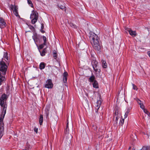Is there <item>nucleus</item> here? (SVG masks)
<instances>
[{"mask_svg":"<svg viewBox=\"0 0 150 150\" xmlns=\"http://www.w3.org/2000/svg\"><path fill=\"white\" fill-rule=\"evenodd\" d=\"M8 96L5 93L3 94L0 99V105L3 108V111L2 112V115L0 116V139L3 135L4 130V124L3 120L6 112L7 107V104L6 100Z\"/></svg>","mask_w":150,"mask_h":150,"instance_id":"nucleus-1","label":"nucleus"},{"mask_svg":"<svg viewBox=\"0 0 150 150\" xmlns=\"http://www.w3.org/2000/svg\"><path fill=\"white\" fill-rule=\"evenodd\" d=\"M91 42L93 48L97 51H99L100 50L101 45L99 42V38L98 36L94 34H91L90 37Z\"/></svg>","mask_w":150,"mask_h":150,"instance_id":"nucleus-2","label":"nucleus"},{"mask_svg":"<svg viewBox=\"0 0 150 150\" xmlns=\"http://www.w3.org/2000/svg\"><path fill=\"white\" fill-rule=\"evenodd\" d=\"M9 65V63L0 61V71L2 72V75H5Z\"/></svg>","mask_w":150,"mask_h":150,"instance_id":"nucleus-3","label":"nucleus"},{"mask_svg":"<svg viewBox=\"0 0 150 150\" xmlns=\"http://www.w3.org/2000/svg\"><path fill=\"white\" fill-rule=\"evenodd\" d=\"M1 61L4 62H6L9 63L10 61V58L9 57V56L8 53L7 52H4L3 57L2 58Z\"/></svg>","mask_w":150,"mask_h":150,"instance_id":"nucleus-4","label":"nucleus"},{"mask_svg":"<svg viewBox=\"0 0 150 150\" xmlns=\"http://www.w3.org/2000/svg\"><path fill=\"white\" fill-rule=\"evenodd\" d=\"M53 84L52 83V80L49 79L47 80L46 82L45 87L48 88H51L53 87Z\"/></svg>","mask_w":150,"mask_h":150,"instance_id":"nucleus-5","label":"nucleus"},{"mask_svg":"<svg viewBox=\"0 0 150 150\" xmlns=\"http://www.w3.org/2000/svg\"><path fill=\"white\" fill-rule=\"evenodd\" d=\"M39 35H38L36 33H35L33 34V35L32 36V38L37 47H38V38Z\"/></svg>","mask_w":150,"mask_h":150,"instance_id":"nucleus-6","label":"nucleus"},{"mask_svg":"<svg viewBox=\"0 0 150 150\" xmlns=\"http://www.w3.org/2000/svg\"><path fill=\"white\" fill-rule=\"evenodd\" d=\"M38 13L36 11H35L33 10L32 11V13L30 15V18H38Z\"/></svg>","mask_w":150,"mask_h":150,"instance_id":"nucleus-7","label":"nucleus"},{"mask_svg":"<svg viewBox=\"0 0 150 150\" xmlns=\"http://www.w3.org/2000/svg\"><path fill=\"white\" fill-rule=\"evenodd\" d=\"M6 25V23L4 19L0 18V27L1 28H5Z\"/></svg>","mask_w":150,"mask_h":150,"instance_id":"nucleus-8","label":"nucleus"},{"mask_svg":"<svg viewBox=\"0 0 150 150\" xmlns=\"http://www.w3.org/2000/svg\"><path fill=\"white\" fill-rule=\"evenodd\" d=\"M97 62L96 61H93L92 62L93 69L96 72H97L98 70V69L97 68Z\"/></svg>","mask_w":150,"mask_h":150,"instance_id":"nucleus-9","label":"nucleus"},{"mask_svg":"<svg viewBox=\"0 0 150 150\" xmlns=\"http://www.w3.org/2000/svg\"><path fill=\"white\" fill-rule=\"evenodd\" d=\"M68 73L67 72H65L63 75V80L64 83H66L67 80Z\"/></svg>","mask_w":150,"mask_h":150,"instance_id":"nucleus-10","label":"nucleus"},{"mask_svg":"<svg viewBox=\"0 0 150 150\" xmlns=\"http://www.w3.org/2000/svg\"><path fill=\"white\" fill-rule=\"evenodd\" d=\"M128 31H129V33L130 35L132 36L133 37H135L136 36V33L135 31H133L131 30H128Z\"/></svg>","mask_w":150,"mask_h":150,"instance_id":"nucleus-11","label":"nucleus"},{"mask_svg":"<svg viewBox=\"0 0 150 150\" xmlns=\"http://www.w3.org/2000/svg\"><path fill=\"white\" fill-rule=\"evenodd\" d=\"M46 48H45L43 49L42 51L41 52L39 50V52H40V55L42 56H44L45 55V54L47 53V51L46 50Z\"/></svg>","mask_w":150,"mask_h":150,"instance_id":"nucleus-12","label":"nucleus"},{"mask_svg":"<svg viewBox=\"0 0 150 150\" xmlns=\"http://www.w3.org/2000/svg\"><path fill=\"white\" fill-rule=\"evenodd\" d=\"M95 77L93 74L89 78L88 81L90 82H93L95 81Z\"/></svg>","mask_w":150,"mask_h":150,"instance_id":"nucleus-13","label":"nucleus"},{"mask_svg":"<svg viewBox=\"0 0 150 150\" xmlns=\"http://www.w3.org/2000/svg\"><path fill=\"white\" fill-rule=\"evenodd\" d=\"M43 121V117L42 115H40L39 118V123L40 125H42Z\"/></svg>","mask_w":150,"mask_h":150,"instance_id":"nucleus-14","label":"nucleus"},{"mask_svg":"<svg viewBox=\"0 0 150 150\" xmlns=\"http://www.w3.org/2000/svg\"><path fill=\"white\" fill-rule=\"evenodd\" d=\"M45 67V64L43 62H41L40 63V66L39 68L40 69L42 70L44 69Z\"/></svg>","mask_w":150,"mask_h":150,"instance_id":"nucleus-15","label":"nucleus"},{"mask_svg":"<svg viewBox=\"0 0 150 150\" xmlns=\"http://www.w3.org/2000/svg\"><path fill=\"white\" fill-rule=\"evenodd\" d=\"M93 85L94 88H98V83L96 81H94Z\"/></svg>","mask_w":150,"mask_h":150,"instance_id":"nucleus-16","label":"nucleus"},{"mask_svg":"<svg viewBox=\"0 0 150 150\" xmlns=\"http://www.w3.org/2000/svg\"><path fill=\"white\" fill-rule=\"evenodd\" d=\"M11 9L13 10V12L18 10V8H17V7L15 5L14 6L13 5H11Z\"/></svg>","mask_w":150,"mask_h":150,"instance_id":"nucleus-17","label":"nucleus"},{"mask_svg":"<svg viewBox=\"0 0 150 150\" xmlns=\"http://www.w3.org/2000/svg\"><path fill=\"white\" fill-rule=\"evenodd\" d=\"M68 120L67 121V123L66 127V128L65 130V132L66 133V134L68 133V132L69 131V128L68 127Z\"/></svg>","mask_w":150,"mask_h":150,"instance_id":"nucleus-18","label":"nucleus"},{"mask_svg":"<svg viewBox=\"0 0 150 150\" xmlns=\"http://www.w3.org/2000/svg\"><path fill=\"white\" fill-rule=\"evenodd\" d=\"M130 109L129 108H128L127 111L125 112V118H127L128 116V114L130 112Z\"/></svg>","mask_w":150,"mask_h":150,"instance_id":"nucleus-19","label":"nucleus"},{"mask_svg":"<svg viewBox=\"0 0 150 150\" xmlns=\"http://www.w3.org/2000/svg\"><path fill=\"white\" fill-rule=\"evenodd\" d=\"M58 7L61 9L64 10V11H66V7L65 6L60 5L59 4L58 5Z\"/></svg>","mask_w":150,"mask_h":150,"instance_id":"nucleus-20","label":"nucleus"},{"mask_svg":"<svg viewBox=\"0 0 150 150\" xmlns=\"http://www.w3.org/2000/svg\"><path fill=\"white\" fill-rule=\"evenodd\" d=\"M5 80L6 78L5 76H2L0 77V86L1 85V83Z\"/></svg>","mask_w":150,"mask_h":150,"instance_id":"nucleus-21","label":"nucleus"},{"mask_svg":"<svg viewBox=\"0 0 150 150\" xmlns=\"http://www.w3.org/2000/svg\"><path fill=\"white\" fill-rule=\"evenodd\" d=\"M103 67L104 68H107V63L105 61H103L102 62Z\"/></svg>","mask_w":150,"mask_h":150,"instance_id":"nucleus-22","label":"nucleus"},{"mask_svg":"<svg viewBox=\"0 0 150 150\" xmlns=\"http://www.w3.org/2000/svg\"><path fill=\"white\" fill-rule=\"evenodd\" d=\"M31 20V22L33 24H34L37 21L38 18H33Z\"/></svg>","mask_w":150,"mask_h":150,"instance_id":"nucleus-23","label":"nucleus"},{"mask_svg":"<svg viewBox=\"0 0 150 150\" xmlns=\"http://www.w3.org/2000/svg\"><path fill=\"white\" fill-rule=\"evenodd\" d=\"M114 114L115 116H118V110L117 109L115 110H114Z\"/></svg>","mask_w":150,"mask_h":150,"instance_id":"nucleus-24","label":"nucleus"},{"mask_svg":"<svg viewBox=\"0 0 150 150\" xmlns=\"http://www.w3.org/2000/svg\"><path fill=\"white\" fill-rule=\"evenodd\" d=\"M115 123L114 125L115 126H116L117 124V121L119 118L118 116H116L115 117Z\"/></svg>","mask_w":150,"mask_h":150,"instance_id":"nucleus-25","label":"nucleus"},{"mask_svg":"<svg viewBox=\"0 0 150 150\" xmlns=\"http://www.w3.org/2000/svg\"><path fill=\"white\" fill-rule=\"evenodd\" d=\"M53 56L54 59L57 58V54L55 50H54L53 52Z\"/></svg>","mask_w":150,"mask_h":150,"instance_id":"nucleus-26","label":"nucleus"},{"mask_svg":"<svg viewBox=\"0 0 150 150\" xmlns=\"http://www.w3.org/2000/svg\"><path fill=\"white\" fill-rule=\"evenodd\" d=\"M46 45V44H44V43L43 44H41V45H40L38 48V49H42L44 47V46L45 45Z\"/></svg>","mask_w":150,"mask_h":150,"instance_id":"nucleus-27","label":"nucleus"},{"mask_svg":"<svg viewBox=\"0 0 150 150\" xmlns=\"http://www.w3.org/2000/svg\"><path fill=\"white\" fill-rule=\"evenodd\" d=\"M31 147L30 145H27L25 149L24 150H30Z\"/></svg>","mask_w":150,"mask_h":150,"instance_id":"nucleus-28","label":"nucleus"},{"mask_svg":"<svg viewBox=\"0 0 150 150\" xmlns=\"http://www.w3.org/2000/svg\"><path fill=\"white\" fill-rule=\"evenodd\" d=\"M28 4L31 6V7H33V5L31 1L30 0H28Z\"/></svg>","mask_w":150,"mask_h":150,"instance_id":"nucleus-29","label":"nucleus"},{"mask_svg":"<svg viewBox=\"0 0 150 150\" xmlns=\"http://www.w3.org/2000/svg\"><path fill=\"white\" fill-rule=\"evenodd\" d=\"M42 37L44 41V44H46V41H47V38H46L44 36H42Z\"/></svg>","mask_w":150,"mask_h":150,"instance_id":"nucleus-30","label":"nucleus"},{"mask_svg":"<svg viewBox=\"0 0 150 150\" xmlns=\"http://www.w3.org/2000/svg\"><path fill=\"white\" fill-rule=\"evenodd\" d=\"M143 110L144 112L145 113L147 114L148 116H149V115H150V114L146 109L144 108L143 109Z\"/></svg>","mask_w":150,"mask_h":150,"instance_id":"nucleus-31","label":"nucleus"},{"mask_svg":"<svg viewBox=\"0 0 150 150\" xmlns=\"http://www.w3.org/2000/svg\"><path fill=\"white\" fill-rule=\"evenodd\" d=\"M42 38V36H41L40 35H39V36L38 38V43H41V39Z\"/></svg>","mask_w":150,"mask_h":150,"instance_id":"nucleus-32","label":"nucleus"},{"mask_svg":"<svg viewBox=\"0 0 150 150\" xmlns=\"http://www.w3.org/2000/svg\"><path fill=\"white\" fill-rule=\"evenodd\" d=\"M69 25L70 26L74 28H75L76 27V25H74V23H69Z\"/></svg>","mask_w":150,"mask_h":150,"instance_id":"nucleus-33","label":"nucleus"},{"mask_svg":"<svg viewBox=\"0 0 150 150\" xmlns=\"http://www.w3.org/2000/svg\"><path fill=\"white\" fill-rule=\"evenodd\" d=\"M101 100H98L97 101V103H96V104H97V105L98 104V105H99V106H100L101 104Z\"/></svg>","mask_w":150,"mask_h":150,"instance_id":"nucleus-34","label":"nucleus"},{"mask_svg":"<svg viewBox=\"0 0 150 150\" xmlns=\"http://www.w3.org/2000/svg\"><path fill=\"white\" fill-rule=\"evenodd\" d=\"M147 146H143L141 150H147Z\"/></svg>","mask_w":150,"mask_h":150,"instance_id":"nucleus-35","label":"nucleus"},{"mask_svg":"<svg viewBox=\"0 0 150 150\" xmlns=\"http://www.w3.org/2000/svg\"><path fill=\"white\" fill-rule=\"evenodd\" d=\"M132 86H133V88L134 90H137V88L136 86H135L134 84H132Z\"/></svg>","mask_w":150,"mask_h":150,"instance_id":"nucleus-36","label":"nucleus"},{"mask_svg":"<svg viewBox=\"0 0 150 150\" xmlns=\"http://www.w3.org/2000/svg\"><path fill=\"white\" fill-rule=\"evenodd\" d=\"M140 107V108L142 109V110L144 108V105L143 103H140L139 104Z\"/></svg>","mask_w":150,"mask_h":150,"instance_id":"nucleus-37","label":"nucleus"},{"mask_svg":"<svg viewBox=\"0 0 150 150\" xmlns=\"http://www.w3.org/2000/svg\"><path fill=\"white\" fill-rule=\"evenodd\" d=\"M100 106L99 105H98V104H97L96 105L95 108L97 110V111H96V112H97V111L99 109V108H100Z\"/></svg>","mask_w":150,"mask_h":150,"instance_id":"nucleus-38","label":"nucleus"},{"mask_svg":"<svg viewBox=\"0 0 150 150\" xmlns=\"http://www.w3.org/2000/svg\"><path fill=\"white\" fill-rule=\"evenodd\" d=\"M14 14L16 16H18V10L15 11L13 12Z\"/></svg>","mask_w":150,"mask_h":150,"instance_id":"nucleus-39","label":"nucleus"},{"mask_svg":"<svg viewBox=\"0 0 150 150\" xmlns=\"http://www.w3.org/2000/svg\"><path fill=\"white\" fill-rule=\"evenodd\" d=\"M45 113L46 115V117H48V115L49 114V112L47 111V112H45Z\"/></svg>","mask_w":150,"mask_h":150,"instance_id":"nucleus-40","label":"nucleus"},{"mask_svg":"<svg viewBox=\"0 0 150 150\" xmlns=\"http://www.w3.org/2000/svg\"><path fill=\"white\" fill-rule=\"evenodd\" d=\"M136 100L137 101V103H138L139 105V104L140 103H141V100L138 99H137Z\"/></svg>","mask_w":150,"mask_h":150,"instance_id":"nucleus-41","label":"nucleus"},{"mask_svg":"<svg viewBox=\"0 0 150 150\" xmlns=\"http://www.w3.org/2000/svg\"><path fill=\"white\" fill-rule=\"evenodd\" d=\"M49 109H50V108L49 107H47V108H46V109H45V112L49 111Z\"/></svg>","mask_w":150,"mask_h":150,"instance_id":"nucleus-42","label":"nucleus"},{"mask_svg":"<svg viewBox=\"0 0 150 150\" xmlns=\"http://www.w3.org/2000/svg\"><path fill=\"white\" fill-rule=\"evenodd\" d=\"M34 131L36 133H37L38 132V129L36 127L34 129Z\"/></svg>","mask_w":150,"mask_h":150,"instance_id":"nucleus-43","label":"nucleus"},{"mask_svg":"<svg viewBox=\"0 0 150 150\" xmlns=\"http://www.w3.org/2000/svg\"><path fill=\"white\" fill-rule=\"evenodd\" d=\"M44 28V25L43 23L41 24V29L43 30Z\"/></svg>","mask_w":150,"mask_h":150,"instance_id":"nucleus-44","label":"nucleus"},{"mask_svg":"<svg viewBox=\"0 0 150 150\" xmlns=\"http://www.w3.org/2000/svg\"><path fill=\"white\" fill-rule=\"evenodd\" d=\"M147 150H150V145L147 146Z\"/></svg>","mask_w":150,"mask_h":150,"instance_id":"nucleus-45","label":"nucleus"},{"mask_svg":"<svg viewBox=\"0 0 150 150\" xmlns=\"http://www.w3.org/2000/svg\"><path fill=\"white\" fill-rule=\"evenodd\" d=\"M40 31L43 33H45V31L43 30H42L41 29L40 30Z\"/></svg>","mask_w":150,"mask_h":150,"instance_id":"nucleus-46","label":"nucleus"},{"mask_svg":"<svg viewBox=\"0 0 150 150\" xmlns=\"http://www.w3.org/2000/svg\"><path fill=\"white\" fill-rule=\"evenodd\" d=\"M147 53L149 56L150 57V51L148 52Z\"/></svg>","mask_w":150,"mask_h":150,"instance_id":"nucleus-47","label":"nucleus"},{"mask_svg":"<svg viewBox=\"0 0 150 150\" xmlns=\"http://www.w3.org/2000/svg\"><path fill=\"white\" fill-rule=\"evenodd\" d=\"M2 74H1V72L0 71V77H1L2 76H2Z\"/></svg>","mask_w":150,"mask_h":150,"instance_id":"nucleus-48","label":"nucleus"},{"mask_svg":"<svg viewBox=\"0 0 150 150\" xmlns=\"http://www.w3.org/2000/svg\"><path fill=\"white\" fill-rule=\"evenodd\" d=\"M30 29H32V28H34V27L33 26H31L30 27Z\"/></svg>","mask_w":150,"mask_h":150,"instance_id":"nucleus-49","label":"nucleus"},{"mask_svg":"<svg viewBox=\"0 0 150 150\" xmlns=\"http://www.w3.org/2000/svg\"><path fill=\"white\" fill-rule=\"evenodd\" d=\"M131 147H130L129 148V150H131ZM132 150H135L134 149H133Z\"/></svg>","mask_w":150,"mask_h":150,"instance_id":"nucleus-50","label":"nucleus"},{"mask_svg":"<svg viewBox=\"0 0 150 150\" xmlns=\"http://www.w3.org/2000/svg\"><path fill=\"white\" fill-rule=\"evenodd\" d=\"M122 120H120V121H121V122H122V124L123 123H122Z\"/></svg>","mask_w":150,"mask_h":150,"instance_id":"nucleus-51","label":"nucleus"},{"mask_svg":"<svg viewBox=\"0 0 150 150\" xmlns=\"http://www.w3.org/2000/svg\"><path fill=\"white\" fill-rule=\"evenodd\" d=\"M122 121H123V122H124V119H123V120H122Z\"/></svg>","mask_w":150,"mask_h":150,"instance_id":"nucleus-52","label":"nucleus"}]
</instances>
